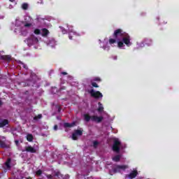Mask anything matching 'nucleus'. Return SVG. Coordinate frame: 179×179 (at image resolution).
Here are the masks:
<instances>
[{
    "mask_svg": "<svg viewBox=\"0 0 179 179\" xmlns=\"http://www.w3.org/2000/svg\"><path fill=\"white\" fill-rule=\"evenodd\" d=\"M60 29H62L63 34H66V30L64 29V28H62V27H60Z\"/></svg>",
    "mask_w": 179,
    "mask_h": 179,
    "instance_id": "nucleus-30",
    "label": "nucleus"
},
{
    "mask_svg": "<svg viewBox=\"0 0 179 179\" xmlns=\"http://www.w3.org/2000/svg\"><path fill=\"white\" fill-rule=\"evenodd\" d=\"M0 19H3V15H0Z\"/></svg>",
    "mask_w": 179,
    "mask_h": 179,
    "instance_id": "nucleus-39",
    "label": "nucleus"
},
{
    "mask_svg": "<svg viewBox=\"0 0 179 179\" xmlns=\"http://www.w3.org/2000/svg\"><path fill=\"white\" fill-rule=\"evenodd\" d=\"M23 68H25V69H27V67L26 66V64H22Z\"/></svg>",
    "mask_w": 179,
    "mask_h": 179,
    "instance_id": "nucleus-36",
    "label": "nucleus"
},
{
    "mask_svg": "<svg viewBox=\"0 0 179 179\" xmlns=\"http://www.w3.org/2000/svg\"><path fill=\"white\" fill-rule=\"evenodd\" d=\"M144 43H145V44H147V45H150V44H152V40L151 39H145Z\"/></svg>",
    "mask_w": 179,
    "mask_h": 179,
    "instance_id": "nucleus-23",
    "label": "nucleus"
},
{
    "mask_svg": "<svg viewBox=\"0 0 179 179\" xmlns=\"http://www.w3.org/2000/svg\"><path fill=\"white\" fill-rule=\"evenodd\" d=\"M48 178H51V176H48Z\"/></svg>",
    "mask_w": 179,
    "mask_h": 179,
    "instance_id": "nucleus-43",
    "label": "nucleus"
},
{
    "mask_svg": "<svg viewBox=\"0 0 179 179\" xmlns=\"http://www.w3.org/2000/svg\"><path fill=\"white\" fill-rule=\"evenodd\" d=\"M104 117L103 116H97V115H93L90 116L87 114L84 115V120L85 121H87V122H89V121H93V122H101L103 121Z\"/></svg>",
    "mask_w": 179,
    "mask_h": 179,
    "instance_id": "nucleus-3",
    "label": "nucleus"
},
{
    "mask_svg": "<svg viewBox=\"0 0 179 179\" xmlns=\"http://www.w3.org/2000/svg\"><path fill=\"white\" fill-rule=\"evenodd\" d=\"M27 139L29 142H31L33 141V135L31 134H28L27 136Z\"/></svg>",
    "mask_w": 179,
    "mask_h": 179,
    "instance_id": "nucleus-22",
    "label": "nucleus"
},
{
    "mask_svg": "<svg viewBox=\"0 0 179 179\" xmlns=\"http://www.w3.org/2000/svg\"><path fill=\"white\" fill-rule=\"evenodd\" d=\"M99 108H97V111L99 113H103L104 111V107L103 106V104L101 103H98Z\"/></svg>",
    "mask_w": 179,
    "mask_h": 179,
    "instance_id": "nucleus-16",
    "label": "nucleus"
},
{
    "mask_svg": "<svg viewBox=\"0 0 179 179\" xmlns=\"http://www.w3.org/2000/svg\"><path fill=\"white\" fill-rule=\"evenodd\" d=\"M103 48L105 51H108V50H110V46H108V43H106V45L103 46Z\"/></svg>",
    "mask_w": 179,
    "mask_h": 179,
    "instance_id": "nucleus-24",
    "label": "nucleus"
},
{
    "mask_svg": "<svg viewBox=\"0 0 179 179\" xmlns=\"http://www.w3.org/2000/svg\"><path fill=\"white\" fill-rule=\"evenodd\" d=\"M62 73V75H68V73H66V72H63Z\"/></svg>",
    "mask_w": 179,
    "mask_h": 179,
    "instance_id": "nucleus-37",
    "label": "nucleus"
},
{
    "mask_svg": "<svg viewBox=\"0 0 179 179\" xmlns=\"http://www.w3.org/2000/svg\"><path fill=\"white\" fill-rule=\"evenodd\" d=\"M121 159V155H116L113 157V162H118Z\"/></svg>",
    "mask_w": 179,
    "mask_h": 179,
    "instance_id": "nucleus-20",
    "label": "nucleus"
},
{
    "mask_svg": "<svg viewBox=\"0 0 179 179\" xmlns=\"http://www.w3.org/2000/svg\"><path fill=\"white\" fill-rule=\"evenodd\" d=\"M8 122L6 120H4L0 122V128H3V127H5L6 125H8Z\"/></svg>",
    "mask_w": 179,
    "mask_h": 179,
    "instance_id": "nucleus-18",
    "label": "nucleus"
},
{
    "mask_svg": "<svg viewBox=\"0 0 179 179\" xmlns=\"http://www.w3.org/2000/svg\"><path fill=\"white\" fill-rule=\"evenodd\" d=\"M25 151L30 153H36V149L30 145L25 147Z\"/></svg>",
    "mask_w": 179,
    "mask_h": 179,
    "instance_id": "nucleus-15",
    "label": "nucleus"
},
{
    "mask_svg": "<svg viewBox=\"0 0 179 179\" xmlns=\"http://www.w3.org/2000/svg\"><path fill=\"white\" fill-rule=\"evenodd\" d=\"M42 117L43 115H38V116L34 117V120H40V118H41Z\"/></svg>",
    "mask_w": 179,
    "mask_h": 179,
    "instance_id": "nucleus-27",
    "label": "nucleus"
},
{
    "mask_svg": "<svg viewBox=\"0 0 179 179\" xmlns=\"http://www.w3.org/2000/svg\"><path fill=\"white\" fill-rule=\"evenodd\" d=\"M115 41H117V39H113V38L109 39L110 44H114Z\"/></svg>",
    "mask_w": 179,
    "mask_h": 179,
    "instance_id": "nucleus-25",
    "label": "nucleus"
},
{
    "mask_svg": "<svg viewBox=\"0 0 179 179\" xmlns=\"http://www.w3.org/2000/svg\"><path fill=\"white\" fill-rule=\"evenodd\" d=\"M138 47H144V45L143 44H142V45H141L140 46H138Z\"/></svg>",
    "mask_w": 179,
    "mask_h": 179,
    "instance_id": "nucleus-42",
    "label": "nucleus"
},
{
    "mask_svg": "<svg viewBox=\"0 0 179 179\" xmlns=\"http://www.w3.org/2000/svg\"><path fill=\"white\" fill-rule=\"evenodd\" d=\"M29 8V4L24 3L22 4V9H24V10H27Z\"/></svg>",
    "mask_w": 179,
    "mask_h": 179,
    "instance_id": "nucleus-21",
    "label": "nucleus"
},
{
    "mask_svg": "<svg viewBox=\"0 0 179 179\" xmlns=\"http://www.w3.org/2000/svg\"><path fill=\"white\" fill-rule=\"evenodd\" d=\"M59 111H61V109H60V108H59Z\"/></svg>",
    "mask_w": 179,
    "mask_h": 179,
    "instance_id": "nucleus-44",
    "label": "nucleus"
},
{
    "mask_svg": "<svg viewBox=\"0 0 179 179\" xmlns=\"http://www.w3.org/2000/svg\"><path fill=\"white\" fill-rule=\"evenodd\" d=\"M113 142V150H114V152H117V153L120 152V149L127 148L125 145H124L121 143V141L118 138H114Z\"/></svg>",
    "mask_w": 179,
    "mask_h": 179,
    "instance_id": "nucleus-4",
    "label": "nucleus"
},
{
    "mask_svg": "<svg viewBox=\"0 0 179 179\" xmlns=\"http://www.w3.org/2000/svg\"><path fill=\"white\" fill-rule=\"evenodd\" d=\"M136 176H138V171L134 170V171H132L129 174L126 175V178H130V179L135 178Z\"/></svg>",
    "mask_w": 179,
    "mask_h": 179,
    "instance_id": "nucleus-12",
    "label": "nucleus"
},
{
    "mask_svg": "<svg viewBox=\"0 0 179 179\" xmlns=\"http://www.w3.org/2000/svg\"><path fill=\"white\" fill-rule=\"evenodd\" d=\"M57 129H58V126L55 125V127H54V130H55V131H57Z\"/></svg>",
    "mask_w": 179,
    "mask_h": 179,
    "instance_id": "nucleus-33",
    "label": "nucleus"
},
{
    "mask_svg": "<svg viewBox=\"0 0 179 179\" xmlns=\"http://www.w3.org/2000/svg\"><path fill=\"white\" fill-rule=\"evenodd\" d=\"M93 146L94 148H97L99 146V143L97 141H93Z\"/></svg>",
    "mask_w": 179,
    "mask_h": 179,
    "instance_id": "nucleus-26",
    "label": "nucleus"
},
{
    "mask_svg": "<svg viewBox=\"0 0 179 179\" xmlns=\"http://www.w3.org/2000/svg\"><path fill=\"white\" fill-rule=\"evenodd\" d=\"M64 127L65 128H72V127H75V122L73 123H64Z\"/></svg>",
    "mask_w": 179,
    "mask_h": 179,
    "instance_id": "nucleus-17",
    "label": "nucleus"
},
{
    "mask_svg": "<svg viewBox=\"0 0 179 179\" xmlns=\"http://www.w3.org/2000/svg\"><path fill=\"white\" fill-rule=\"evenodd\" d=\"M28 43H29V44H37V43H38V38H37L34 35H31L28 38Z\"/></svg>",
    "mask_w": 179,
    "mask_h": 179,
    "instance_id": "nucleus-10",
    "label": "nucleus"
},
{
    "mask_svg": "<svg viewBox=\"0 0 179 179\" xmlns=\"http://www.w3.org/2000/svg\"><path fill=\"white\" fill-rule=\"evenodd\" d=\"M73 27L69 26V39L72 40V34L73 36H79V34L73 31Z\"/></svg>",
    "mask_w": 179,
    "mask_h": 179,
    "instance_id": "nucleus-13",
    "label": "nucleus"
},
{
    "mask_svg": "<svg viewBox=\"0 0 179 179\" xmlns=\"http://www.w3.org/2000/svg\"><path fill=\"white\" fill-rule=\"evenodd\" d=\"M83 133L82 132V131L80 130H76L74 131V133L72 135V139L73 141H76V139H78V138H79V136H82V134Z\"/></svg>",
    "mask_w": 179,
    "mask_h": 179,
    "instance_id": "nucleus-9",
    "label": "nucleus"
},
{
    "mask_svg": "<svg viewBox=\"0 0 179 179\" xmlns=\"http://www.w3.org/2000/svg\"><path fill=\"white\" fill-rule=\"evenodd\" d=\"M41 174H43V171L41 170L36 171V176H41Z\"/></svg>",
    "mask_w": 179,
    "mask_h": 179,
    "instance_id": "nucleus-28",
    "label": "nucleus"
},
{
    "mask_svg": "<svg viewBox=\"0 0 179 179\" xmlns=\"http://www.w3.org/2000/svg\"><path fill=\"white\" fill-rule=\"evenodd\" d=\"M13 26H14L15 33H24L27 31L26 27H24V23L20 20L19 17H17L15 22H13Z\"/></svg>",
    "mask_w": 179,
    "mask_h": 179,
    "instance_id": "nucleus-2",
    "label": "nucleus"
},
{
    "mask_svg": "<svg viewBox=\"0 0 179 179\" xmlns=\"http://www.w3.org/2000/svg\"><path fill=\"white\" fill-rule=\"evenodd\" d=\"M46 43L47 45H48L49 47H52V48H54V47H55V45H57L54 38H49L48 41Z\"/></svg>",
    "mask_w": 179,
    "mask_h": 179,
    "instance_id": "nucleus-14",
    "label": "nucleus"
},
{
    "mask_svg": "<svg viewBox=\"0 0 179 179\" xmlns=\"http://www.w3.org/2000/svg\"><path fill=\"white\" fill-rule=\"evenodd\" d=\"M0 148H9V145H6V142L0 141Z\"/></svg>",
    "mask_w": 179,
    "mask_h": 179,
    "instance_id": "nucleus-19",
    "label": "nucleus"
},
{
    "mask_svg": "<svg viewBox=\"0 0 179 179\" xmlns=\"http://www.w3.org/2000/svg\"><path fill=\"white\" fill-rule=\"evenodd\" d=\"M34 33V34H41L43 37H47L50 34V31L47 29H43L41 30L36 29Z\"/></svg>",
    "mask_w": 179,
    "mask_h": 179,
    "instance_id": "nucleus-6",
    "label": "nucleus"
},
{
    "mask_svg": "<svg viewBox=\"0 0 179 179\" xmlns=\"http://www.w3.org/2000/svg\"><path fill=\"white\" fill-rule=\"evenodd\" d=\"M3 59H6L7 61H9L10 59V56H3Z\"/></svg>",
    "mask_w": 179,
    "mask_h": 179,
    "instance_id": "nucleus-29",
    "label": "nucleus"
},
{
    "mask_svg": "<svg viewBox=\"0 0 179 179\" xmlns=\"http://www.w3.org/2000/svg\"><path fill=\"white\" fill-rule=\"evenodd\" d=\"M0 106H2V101L0 100Z\"/></svg>",
    "mask_w": 179,
    "mask_h": 179,
    "instance_id": "nucleus-41",
    "label": "nucleus"
},
{
    "mask_svg": "<svg viewBox=\"0 0 179 179\" xmlns=\"http://www.w3.org/2000/svg\"><path fill=\"white\" fill-rule=\"evenodd\" d=\"M94 80H95L96 82L100 81V78L99 77H96L94 79Z\"/></svg>",
    "mask_w": 179,
    "mask_h": 179,
    "instance_id": "nucleus-32",
    "label": "nucleus"
},
{
    "mask_svg": "<svg viewBox=\"0 0 179 179\" xmlns=\"http://www.w3.org/2000/svg\"><path fill=\"white\" fill-rule=\"evenodd\" d=\"M24 26L26 27V29H30V27L33 26V18L29 15L25 16Z\"/></svg>",
    "mask_w": 179,
    "mask_h": 179,
    "instance_id": "nucleus-5",
    "label": "nucleus"
},
{
    "mask_svg": "<svg viewBox=\"0 0 179 179\" xmlns=\"http://www.w3.org/2000/svg\"><path fill=\"white\" fill-rule=\"evenodd\" d=\"M127 169H128L127 165H117L116 166V167L114 168L113 171L115 173H121V171H124V170H127Z\"/></svg>",
    "mask_w": 179,
    "mask_h": 179,
    "instance_id": "nucleus-8",
    "label": "nucleus"
},
{
    "mask_svg": "<svg viewBox=\"0 0 179 179\" xmlns=\"http://www.w3.org/2000/svg\"><path fill=\"white\" fill-rule=\"evenodd\" d=\"M90 93L92 97H95V99H101L103 97V94L99 91H94V90H91Z\"/></svg>",
    "mask_w": 179,
    "mask_h": 179,
    "instance_id": "nucleus-7",
    "label": "nucleus"
},
{
    "mask_svg": "<svg viewBox=\"0 0 179 179\" xmlns=\"http://www.w3.org/2000/svg\"><path fill=\"white\" fill-rule=\"evenodd\" d=\"M27 179H30V178H27Z\"/></svg>",
    "mask_w": 179,
    "mask_h": 179,
    "instance_id": "nucleus-45",
    "label": "nucleus"
},
{
    "mask_svg": "<svg viewBox=\"0 0 179 179\" xmlns=\"http://www.w3.org/2000/svg\"><path fill=\"white\" fill-rule=\"evenodd\" d=\"M114 37L116 38L117 41V47L119 48H124L125 47V45H124V43L127 45V47H129L131 45L132 43H131V39L129 38V36L128 34L122 31L121 29H117L114 32ZM122 40V41H121Z\"/></svg>",
    "mask_w": 179,
    "mask_h": 179,
    "instance_id": "nucleus-1",
    "label": "nucleus"
},
{
    "mask_svg": "<svg viewBox=\"0 0 179 179\" xmlns=\"http://www.w3.org/2000/svg\"><path fill=\"white\" fill-rule=\"evenodd\" d=\"M92 85L94 87H99V85L96 83H92Z\"/></svg>",
    "mask_w": 179,
    "mask_h": 179,
    "instance_id": "nucleus-31",
    "label": "nucleus"
},
{
    "mask_svg": "<svg viewBox=\"0 0 179 179\" xmlns=\"http://www.w3.org/2000/svg\"><path fill=\"white\" fill-rule=\"evenodd\" d=\"M15 143H16V145H19V141L16 140Z\"/></svg>",
    "mask_w": 179,
    "mask_h": 179,
    "instance_id": "nucleus-38",
    "label": "nucleus"
},
{
    "mask_svg": "<svg viewBox=\"0 0 179 179\" xmlns=\"http://www.w3.org/2000/svg\"><path fill=\"white\" fill-rule=\"evenodd\" d=\"M10 2H15V0H9Z\"/></svg>",
    "mask_w": 179,
    "mask_h": 179,
    "instance_id": "nucleus-40",
    "label": "nucleus"
},
{
    "mask_svg": "<svg viewBox=\"0 0 179 179\" xmlns=\"http://www.w3.org/2000/svg\"><path fill=\"white\" fill-rule=\"evenodd\" d=\"M16 164V162L15 161H12L10 159H8V161L6 162V167L7 170H10L11 167H13Z\"/></svg>",
    "mask_w": 179,
    "mask_h": 179,
    "instance_id": "nucleus-11",
    "label": "nucleus"
},
{
    "mask_svg": "<svg viewBox=\"0 0 179 179\" xmlns=\"http://www.w3.org/2000/svg\"><path fill=\"white\" fill-rule=\"evenodd\" d=\"M8 8H9V9H13V5H10Z\"/></svg>",
    "mask_w": 179,
    "mask_h": 179,
    "instance_id": "nucleus-35",
    "label": "nucleus"
},
{
    "mask_svg": "<svg viewBox=\"0 0 179 179\" xmlns=\"http://www.w3.org/2000/svg\"><path fill=\"white\" fill-rule=\"evenodd\" d=\"M38 3H43V0H39L37 1Z\"/></svg>",
    "mask_w": 179,
    "mask_h": 179,
    "instance_id": "nucleus-34",
    "label": "nucleus"
}]
</instances>
